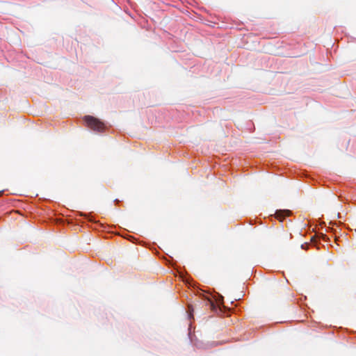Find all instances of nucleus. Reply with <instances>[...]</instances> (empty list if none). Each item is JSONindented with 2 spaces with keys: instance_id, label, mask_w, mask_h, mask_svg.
Listing matches in <instances>:
<instances>
[{
  "instance_id": "nucleus-15",
  "label": "nucleus",
  "mask_w": 356,
  "mask_h": 356,
  "mask_svg": "<svg viewBox=\"0 0 356 356\" xmlns=\"http://www.w3.org/2000/svg\"><path fill=\"white\" fill-rule=\"evenodd\" d=\"M335 241H336L337 242H338V241H339V238H337V237L336 236V237H335Z\"/></svg>"
},
{
  "instance_id": "nucleus-1",
  "label": "nucleus",
  "mask_w": 356,
  "mask_h": 356,
  "mask_svg": "<svg viewBox=\"0 0 356 356\" xmlns=\"http://www.w3.org/2000/svg\"><path fill=\"white\" fill-rule=\"evenodd\" d=\"M83 120L88 128L97 133H102L106 129V126L104 122L94 116L85 115Z\"/></svg>"
},
{
  "instance_id": "nucleus-6",
  "label": "nucleus",
  "mask_w": 356,
  "mask_h": 356,
  "mask_svg": "<svg viewBox=\"0 0 356 356\" xmlns=\"http://www.w3.org/2000/svg\"><path fill=\"white\" fill-rule=\"evenodd\" d=\"M290 211L289 210H280V211H276V214L277 216V218H281V214H284V215H288L290 213Z\"/></svg>"
},
{
  "instance_id": "nucleus-7",
  "label": "nucleus",
  "mask_w": 356,
  "mask_h": 356,
  "mask_svg": "<svg viewBox=\"0 0 356 356\" xmlns=\"http://www.w3.org/2000/svg\"><path fill=\"white\" fill-rule=\"evenodd\" d=\"M325 231L327 232H332L334 234H336V233H337V230L335 229H334L332 227H325Z\"/></svg>"
},
{
  "instance_id": "nucleus-3",
  "label": "nucleus",
  "mask_w": 356,
  "mask_h": 356,
  "mask_svg": "<svg viewBox=\"0 0 356 356\" xmlns=\"http://www.w3.org/2000/svg\"><path fill=\"white\" fill-rule=\"evenodd\" d=\"M321 240L328 241L329 238L325 234L316 233L311 237L310 241L314 246H315L317 249H319L321 245L320 243Z\"/></svg>"
},
{
  "instance_id": "nucleus-2",
  "label": "nucleus",
  "mask_w": 356,
  "mask_h": 356,
  "mask_svg": "<svg viewBox=\"0 0 356 356\" xmlns=\"http://www.w3.org/2000/svg\"><path fill=\"white\" fill-rule=\"evenodd\" d=\"M203 298L207 300L210 304L211 307L213 309H217L223 305V296L218 293L212 292L208 295H203Z\"/></svg>"
},
{
  "instance_id": "nucleus-4",
  "label": "nucleus",
  "mask_w": 356,
  "mask_h": 356,
  "mask_svg": "<svg viewBox=\"0 0 356 356\" xmlns=\"http://www.w3.org/2000/svg\"><path fill=\"white\" fill-rule=\"evenodd\" d=\"M182 279L184 282H186V284L189 285L191 287L195 288L196 283L193 281V280L186 273L183 274Z\"/></svg>"
},
{
  "instance_id": "nucleus-8",
  "label": "nucleus",
  "mask_w": 356,
  "mask_h": 356,
  "mask_svg": "<svg viewBox=\"0 0 356 356\" xmlns=\"http://www.w3.org/2000/svg\"><path fill=\"white\" fill-rule=\"evenodd\" d=\"M309 245V243H304L303 244L301 245V248L303 250H307Z\"/></svg>"
},
{
  "instance_id": "nucleus-10",
  "label": "nucleus",
  "mask_w": 356,
  "mask_h": 356,
  "mask_svg": "<svg viewBox=\"0 0 356 356\" xmlns=\"http://www.w3.org/2000/svg\"><path fill=\"white\" fill-rule=\"evenodd\" d=\"M187 316L188 319H191V318L193 317V312H188Z\"/></svg>"
},
{
  "instance_id": "nucleus-12",
  "label": "nucleus",
  "mask_w": 356,
  "mask_h": 356,
  "mask_svg": "<svg viewBox=\"0 0 356 356\" xmlns=\"http://www.w3.org/2000/svg\"><path fill=\"white\" fill-rule=\"evenodd\" d=\"M119 202H120V200L118 199H115L114 200V202H115L116 204H118Z\"/></svg>"
},
{
  "instance_id": "nucleus-9",
  "label": "nucleus",
  "mask_w": 356,
  "mask_h": 356,
  "mask_svg": "<svg viewBox=\"0 0 356 356\" xmlns=\"http://www.w3.org/2000/svg\"><path fill=\"white\" fill-rule=\"evenodd\" d=\"M331 224L332 225H337V226H341L343 225V223L341 222H331Z\"/></svg>"
},
{
  "instance_id": "nucleus-5",
  "label": "nucleus",
  "mask_w": 356,
  "mask_h": 356,
  "mask_svg": "<svg viewBox=\"0 0 356 356\" xmlns=\"http://www.w3.org/2000/svg\"><path fill=\"white\" fill-rule=\"evenodd\" d=\"M79 216H83L84 218H86L88 220L92 222H95V220L92 218V213H85L83 212H79Z\"/></svg>"
},
{
  "instance_id": "nucleus-14",
  "label": "nucleus",
  "mask_w": 356,
  "mask_h": 356,
  "mask_svg": "<svg viewBox=\"0 0 356 356\" xmlns=\"http://www.w3.org/2000/svg\"><path fill=\"white\" fill-rule=\"evenodd\" d=\"M337 217H338L339 218H341L340 213H338V214H337Z\"/></svg>"
},
{
  "instance_id": "nucleus-13",
  "label": "nucleus",
  "mask_w": 356,
  "mask_h": 356,
  "mask_svg": "<svg viewBox=\"0 0 356 356\" xmlns=\"http://www.w3.org/2000/svg\"><path fill=\"white\" fill-rule=\"evenodd\" d=\"M3 192H4V191H3V190L0 191V196H1V195H3Z\"/></svg>"
},
{
  "instance_id": "nucleus-11",
  "label": "nucleus",
  "mask_w": 356,
  "mask_h": 356,
  "mask_svg": "<svg viewBox=\"0 0 356 356\" xmlns=\"http://www.w3.org/2000/svg\"><path fill=\"white\" fill-rule=\"evenodd\" d=\"M127 238H128L129 240H130V241H132V240L134 239V237H133V236H127Z\"/></svg>"
}]
</instances>
